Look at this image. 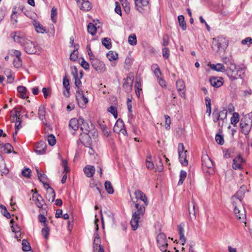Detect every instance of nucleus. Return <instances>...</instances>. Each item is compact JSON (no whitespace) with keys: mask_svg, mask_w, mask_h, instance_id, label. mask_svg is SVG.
Segmentation results:
<instances>
[{"mask_svg":"<svg viewBox=\"0 0 252 252\" xmlns=\"http://www.w3.org/2000/svg\"><path fill=\"white\" fill-rule=\"evenodd\" d=\"M136 201L133 200L132 204L134 205L135 210L133 211L130 225L133 230H136L139 225V220L145 212V207L148 205V200L144 192L139 189L134 192Z\"/></svg>","mask_w":252,"mask_h":252,"instance_id":"f257e3e1","label":"nucleus"},{"mask_svg":"<svg viewBox=\"0 0 252 252\" xmlns=\"http://www.w3.org/2000/svg\"><path fill=\"white\" fill-rule=\"evenodd\" d=\"M11 37L15 42L19 43L24 47L27 53L33 54L37 52V47L35 43L28 39L23 33L20 32H14L11 34Z\"/></svg>","mask_w":252,"mask_h":252,"instance_id":"f03ea898","label":"nucleus"},{"mask_svg":"<svg viewBox=\"0 0 252 252\" xmlns=\"http://www.w3.org/2000/svg\"><path fill=\"white\" fill-rule=\"evenodd\" d=\"M228 46V39L223 36L213 38L212 49L219 54L224 53Z\"/></svg>","mask_w":252,"mask_h":252,"instance_id":"7ed1b4c3","label":"nucleus"},{"mask_svg":"<svg viewBox=\"0 0 252 252\" xmlns=\"http://www.w3.org/2000/svg\"><path fill=\"white\" fill-rule=\"evenodd\" d=\"M228 77L231 80H234L237 77L242 78L241 74L244 73V69L239 66H236L235 64L231 66H227L225 71Z\"/></svg>","mask_w":252,"mask_h":252,"instance_id":"20e7f679","label":"nucleus"},{"mask_svg":"<svg viewBox=\"0 0 252 252\" xmlns=\"http://www.w3.org/2000/svg\"><path fill=\"white\" fill-rule=\"evenodd\" d=\"M202 166L204 172L210 174L214 173V164L211 159L207 155H204L202 157Z\"/></svg>","mask_w":252,"mask_h":252,"instance_id":"39448f33","label":"nucleus"},{"mask_svg":"<svg viewBox=\"0 0 252 252\" xmlns=\"http://www.w3.org/2000/svg\"><path fill=\"white\" fill-rule=\"evenodd\" d=\"M157 242L158 246L162 252H166L168 243L166 236L163 232H160L157 236Z\"/></svg>","mask_w":252,"mask_h":252,"instance_id":"423d86ee","label":"nucleus"},{"mask_svg":"<svg viewBox=\"0 0 252 252\" xmlns=\"http://www.w3.org/2000/svg\"><path fill=\"white\" fill-rule=\"evenodd\" d=\"M178 152L180 162L183 165L187 166L188 164L186 154L187 151L185 150V147L183 143H180L178 144Z\"/></svg>","mask_w":252,"mask_h":252,"instance_id":"0eeeda50","label":"nucleus"},{"mask_svg":"<svg viewBox=\"0 0 252 252\" xmlns=\"http://www.w3.org/2000/svg\"><path fill=\"white\" fill-rule=\"evenodd\" d=\"M32 200L36 204L37 207L40 208V212L44 214L45 213H47V211L45 208L43 207V203H44V201L42 197V196L37 194L36 190H35V192L33 193L32 195Z\"/></svg>","mask_w":252,"mask_h":252,"instance_id":"6e6552de","label":"nucleus"},{"mask_svg":"<svg viewBox=\"0 0 252 252\" xmlns=\"http://www.w3.org/2000/svg\"><path fill=\"white\" fill-rule=\"evenodd\" d=\"M234 212L237 220L241 222L246 223V215L245 208L243 207L240 208L236 206H234Z\"/></svg>","mask_w":252,"mask_h":252,"instance_id":"1a4fd4ad","label":"nucleus"},{"mask_svg":"<svg viewBox=\"0 0 252 252\" xmlns=\"http://www.w3.org/2000/svg\"><path fill=\"white\" fill-rule=\"evenodd\" d=\"M90 60L92 66L97 72L101 73L105 71V65L102 62L95 57Z\"/></svg>","mask_w":252,"mask_h":252,"instance_id":"9d476101","label":"nucleus"},{"mask_svg":"<svg viewBox=\"0 0 252 252\" xmlns=\"http://www.w3.org/2000/svg\"><path fill=\"white\" fill-rule=\"evenodd\" d=\"M38 178L40 182L43 184L44 187L47 190H51V195L52 196V202H53L55 199L56 194L53 189L50 186L49 184L45 182V181L47 180L48 177L44 173H41V174L39 175Z\"/></svg>","mask_w":252,"mask_h":252,"instance_id":"9b49d317","label":"nucleus"},{"mask_svg":"<svg viewBox=\"0 0 252 252\" xmlns=\"http://www.w3.org/2000/svg\"><path fill=\"white\" fill-rule=\"evenodd\" d=\"M79 121L80 122V129L83 132V133H89L91 130L92 128L93 127V125L91 122H90L91 124V125L90 126L89 123L85 121V120L82 117H79Z\"/></svg>","mask_w":252,"mask_h":252,"instance_id":"f8f14e48","label":"nucleus"},{"mask_svg":"<svg viewBox=\"0 0 252 252\" xmlns=\"http://www.w3.org/2000/svg\"><path fill=\"white\" fill-rule=\"evenodd\" d=\"M46 143L40 141L35 145L34 151L38 155H43L46 153Z\"/></svg>","mask_w":252,"mask_h":252,"instance_id":"ddd939ff","label":"nucleus"},{"mask_svg":"<svg viewBox=\"0 0 252 252\" xmlns=\"http://www.w3.org/2000/svg\"><path fill=\"white\" fill-rule=\"evenodd\" d=\"M133 81V79L130 77H127L126 78L124 79L123 87L126 93H129L131 91Z\"/></svg>","mask_w":252,"mask_h":252,"instance_id":"4468645a","label":"nucleus"},{"mask_svg":"<svg viewBox=\"0 0 252 252\" xmlns=\"http://www.w3.org/2000/svg\"><path fill=\"white\" fill-rule=\"evenodd\" d=\"M176 87L180 96L182 97L185 98V89L186 87L185 84L182 79H178L176 81Z\"/></svg>","mask_w":252,"mask_h":252,"instance_id":"2eb2a0df","label":"nucleus"},{"mask_svg":"<svg viewBox=\"0 0 252 252\" xmlns=\"http://www.w3.org/2000/svg\"><path fill=\"white\" fill-rule=\"evenodd\" d=\"M245 162V159L240 155H238L233 160L232 167L235 170L241 169V163Z\"/></svg>","mask_w":252,"mask_h":252,"instance_id":"dca6fc26","label":"nucleus"},{"mask_svg":"<svg viewBox=\"0 0 252 252\" xmlns=\"http://www.w3.org/2000/svg\"><path fill=\"white\" fill-rule=\"evenodd\" d=\"M211 85L215 88H219L223 85V78L222 77H211L210 78Z\"/></svg>","mask_w":252,"mask_h":252,"instance_id":"f3484780","label":"nucleus"},{"mask_svg":"<svg viewBox=\"0 0 252 252\" xmlns=\"http://www.w3.org/2000/svg\"><path fill=\"white\" fill-rule=\"evenodd\" d=\"M184 222H182L178 225V230L180 235V240L182 245H184L186 241V238L184 235Z\"/></svg>","mask_w":252,"mask_h":252,"instance_id":"a211bd4d","label":"nucleus"},{"mask_svg":"<svg viewBox=\"0 0 252 252\" xmlns=\"http://www.w3.org/2000/svg\"><path fill=\"white\" fill-rule=\"evenodd\" d=\"M93 249L94 252H104L103 248L100 245V237H94L93 243Z\"/></svg>","mask_w":252,"mask_h":252,"instance_id":"6ab92c4d","label":"nucleus"},{"mask_svg":"<svg viewBox=\"0 0 252 252\" xmlns=\"http://www.w3.org/2000/svg\"><path fill=\"white\" fill-rule=\"evenodd\" d=\"M135 7L139 12H141L144 7L147 6L149 4L148 0H134Z\"/></svg>","mask_w":252,"mask_h":252,"instance_id":"aec40b11","label":"nucleus"},{"mask_svg":"<svg viewBox=\"0 0 252 252\" xmlns=\"http://www.w3.org/2000/svg\"><path fill=\"white\" fill-rule=\"evenodd\" d=\"M78 5L81 10L85 11L90 10L92 7L91 2L88 0H82Z\"/></svg>","mask_w":252,"mask_h":252,"instance_id":"412c9836","label":"nucleus"},{"mask_svg":"<svg viewBox=\"0 0 252 252\" xmlns=\"http://www.w3.org/2000/svg\"><path fill=\"white\" fill-rule=\"evenodd\" d=\"M252 122H251L250 124L246 123L245 122H243V120H241L240 123V127L241 128V132L247 135L249 134L251 128L252 126Z\"/></svg>","mask_w":252,"mask_h":252,"instance_id":"4be33fe9","label":"nucleus"},{"mask_svg":"<svg viewBox=\"0 0 252 252\" xmlns=\"http://www.w3.org/2000/svg\"><path fill=\"white\" fill-rule=\"evenodd\" d=\"M32 24L34 26V28L36 31V32L38 33H43L44 32L47 33V31L45 27H43L39 22L33 20L32 21Z\"/></svg>","mask_w":252,"mask_h":252,"instance_id":"5701e85b","label":"nucleus"},{"mask_svg":"<svg viewBox=\"0 0 252 252\" xmlns=\"http://www.w3.org/2000/svg\"><path fill=\"white\" fill-rule=\"evenodd\" d=\"M248 191L247 189V187L245 185L242 186L239 190L237 192L236 194L234 195V197L239 200L241 202L242 200L243 199L245 192Z\"/></svg>","mask_w":252,"mask_h":252,"instance_id":"b1692460","label":"nucleus"},{"mask_svg":"<svg viewBox=\"0 0 252 252\" xmlns=\"http://www.w3.org/2000/svg\"><path fill=\"white\" fill-rule=\"evenodd\" d=\"M45 107L44 105H40L38 108V115L39 119L44 123L46 122L45 119Z\"/></svg>","mask_w":252,"mask_h":252,"instance_id":"393cba45","label":"nucleus"},{"mask_svg":"<svg viewBox=\"0 0 252 252\" xmlns=\"http://www.w3.org/2000/svg\"><path fill=\"white\" fill-rule=\"evenodd\" d=\"M84 171L88 177H93L94 172H95V168L94 166L92 165H87L84 168Z\"/></svg>","mask_w":252,"mask_h":252,"instance_id":"a878e982","label":"nucleus"},{"mask_svg":"<svg viewBox=\"0 0 252 252\" xmlns=\"http://www.w3.org/2000/svg\"><path fill=\"white\" fill-rule=\"evenodd\" d=\"M17 91L21 98L24 99L28 97L27 89L25 86H19L17 87Z\"/></svg>","mask_w":252,"mask_h":252,"instance_id":"bb28decb","label":"nucleus"},{"mask_svg":"<svg viewBox=\"0 0 252 252\" xmlns=\"http://www.w3.org/2000/svg\"><path fill=\"white\" fill-rule=\"evenodd\" d=\"M210 68L214 70L217 71L218 72H223L225 71V68L224 65L222 63H217L216 64H210Z\"/></svg>","mask_w":252,"mask_h":252,"instance_id":"cd10ccee","label":"nucleus"},{"mask_svg":"<svg viewBox=\"0 0 252 252\" xmlns=\"http://www.w3.org/2000/svg\"><path fill=\"white\" fill-rule=\"evenodd\" d=\"M80 124L79 118L78 119L76 118L71 119L69 123V126L71 127L74 130H77L79 128V125Z\"/></svg>","mask_w":252,"mask_h":252,"instance_id":"c85d7f7f","label":"nucleus"},{"mask_svg":"<svg viewBox=\"0 0 252 252\" xmlns=\"http://www.w3.org/2000/svg\"><path fill=\"white\" fill-rule=\"evenodd\" d=\"M125 127L123 121L121 119H118L114 125L113 130L115 132L119 133L121 131V129Z\"/></svg>","mask_w":252,"mask_h":252,"instance_id":"c756f323","label":"nucleus"},{"mask_svg":"<svg viewBox=\"0 0 252 252\" xmlns=\"http://www.w3.org/2000/svg\"><path fill=\"white\" fill-rule=\"evenodd\" d=\"M212 116H213L214 122L216 123V122H218V121H219V126H220L222 127L223 126V123H222L221 124V122H220L221 121H220V116L219 115V110L218 108H215L214 109V111H213V112L212 114Z\"/></svg>","mask_w":252,"mask_h":252,"instance_id":"7c9ffc66","label":"nucleus"},{"mask_svg":"<svg viewBox=\"0 0 252 252\" xmlns=\"http://www.w3.org/2000/svg\"><path fill=\"white\" fill-rule=\"evenodd\" d=\"M91 140V138L89 135V133H83V134L81 133L80 135V137L77 141V142H81L82 143H84L85 142H90Z\"/></svg>","mask_w":252,"mask_h":252,"instance_id":"2f4dec72","label":"nucleus"},{"mask_svg":"<svg viewBox=\"0 0 252 252\" xmlns=\"http://www.w3.org/2000/svg\"><path fill=\"white\" fill-rule=\"evenodd\" d=\"M1 148H3V150L5 153L9 154L13 152L14 154H16V152L13 151V147L9 143H6L5 144L1 143Z\"/></svg>","mask_w":252,"mask_h":252,"instance_id":"473e14b6","label":"nucleus"},{"mask_svg":"<svg viewBox=\"0 0 252 252\" xmlns=\"http://www.w3.org/2000/svg\"><path fill=\"white\" fill-rule=\"evenodd\" d=\"M77 101L79 106L81 108H85L86 104L88 102V99L85 95L82 96L81 98L78 99Z\"/></svg>","mask_w":252,"mask_h":252,"instance_id":"72a5a7b5","label":"nucleus"},{"mask_svg":"<svg viewBox=\"0 0 252 252\" xmlns=\"http://www.w3.org/2000/svg\"><path fill=\"white\" fill-rule=\"evenodd\" d=\"M179 26L183 30H186L187 29L186 22L185 21V17L183 15H179L178 17Z\"/></svg>","mask_w":252,"mask_h":252,"instance_id":"f704fd0d","label":"nucleus"},{"mask_svg":"<svg viewBox=\"0 0 252 252\" xmlns=\"http://www.w3.org/2000/svg\"><path fill=\"white\" fill-rule=\"evenodd\" d=\"M104 186L105 189L108 194H111L114 193V189L110 181H105L104 183Z\"/></svg>","mask_w":252,"mask_h":252,"instance_id":"c9c22d12","label":"nucleus"},{"mask_svg":"<svg viewBox=\"0 0 252 252\" xmlns=\"http://www.w3.org/2000/svg\"><path fill=\"white\" fill-rule=\"evenodd\" d=\"M120 1L126 13H129L130 8L128 1L127 0H120Z\"/></svg>","mask_w":252,"mask_h":252,"instance_id":"e433bc0d","label":"nucleus"},{"mask_svg":"<svg viewBox=\"0 0 252 252\" xmlns=\"http://www.w3.org/2000/svg\"><path fill=\"white\" fill-rule=\"evenodd\" d=\"M231 124L234 126H235L236 124L239 121V114L238 113L234 112L233 114L232 117L231 118Z\"/></svg>","mask_w":252,"mask_h":252,"instance_id":"4c0bfd02","label":"nucleus"},{"mask_svg":"<svg viewBox=\"0 0 252 252\" xmlns=\"http://www.w3.org/2000/svg\"><path fill=\"white\" fill-rule=\"evenodd\" d=\"M22 250L24 252H29L31 250L30 243L26 239H23L22 242Z\"/></svg>","mask_w":252,"mask_h":252,"instance_id":"58836bf2","label":"nucleus"},{"mask_svg":"<svg viewBox=\"0 0 252 252\" xmlns=\"http://www.w3.org/2000/svg\"><path fill=\"white\" fill-rule=\"evenodd\" d=\"M88 32L92 35H94L96 32V27L92 23H90L88 26Z\"/></svg>","mask_w":252,"mask_h":252,"instance_id":"ea45409f","label":"nucleus"},{"mask_svg":"<svg viewBox=\"0 0 252 252\" xmlns=\"http://www.w3.org/2000/svg\"><path fill=\"white\" fill-rule=\"evenodd\" d=\"M102 44L106 49H110L112 47L111 40L110 38L106 37L102 39Z\"/></svg>","mask_w":252,"mask_h":252,"instance_id":"a19ab883","label":"nucleus"},{"mask_svg":"<svg viewBox=\"0 0 252 252\" xmlns=\"http://www.w3.org/2000/svg\"><path fill=\"white\" fill-rule=\"evenodd\" d=\"M142 85L140 82L136 81L135 84V91L136 95L139 97L140 95V92L142 91Z\"/></svg>","mask_w":252,"mask_h":252,"instance_id":"79ce46f5","label":"nucleus"},{"mask_svg":"<svg viewBox=\"0 0 252 252\" xmlns=\"http://www.w3.org/2000/svg\"><path fill=\"white\" fill-rule=\"evenodd\" d=\"M0 208L1 209V212L2 214L7 219H10L11 218L10 213L7 211L6 208L3 205H0Z\"/></svg>","mask_w":252,"mask_h":252,"instance_id":"37998d69","label":"nucleus"},{"mask_svg":"<svg viewBox=\"0 0 252 252\" xmlns=\"http://www.w3.org/2000/svg\"><path fill=\"white\" fill-rule=\"evenodd\" d=\"M187 177V172L185 170H181L180 174V180L178 182V185H181L183 184L184 180Z\"/></svg>","mask_w":252,"mask_h":252,"instance_id":"c03bdc74","label":"nucleus"},{"mask_svg":"<svg viewBox=\"0 0 252 252\" xmlns=\"http://www.w3.org/2000/svg\"><path fill=\"white\" fill-rule=\"evenodd\" d=\"M107 111L111 113L115 119L118 117L117 109L115 106H110L108 108Z\"/></svg>","mask_w":252,"mask_h":252,"instance_id":"a18cd8bd","label":"nucleus"},{"mask_svg":"<svg viewBox=\"0 0 252 252\" xmlns=\"http://www.w3.org/2000/svg\"><path fill=\"white\" fill-rule=\"evenodd\" d=\"M227 115V111L226 109L224 108L222 110L219 111V115L220 116V121H222L223 123L224 120L226 119Z\"/></svg>","mask_w":252,"mask_h":252,"instance_id":"49530a36","label":"nucleus"},{"mask_svg":"<svg viewBox=\"0 0 252 252\" xmlns=\"http://www.w3.org/2000/svg\"><path fill=\"white\" fill-rule=\"evenodd\" d=\"M44 227L41 230L42 234L44 236L46 239H48L49 237L50 229L48 225L45 224Z\"/></svg>","mask_w":252,"mask_h":252,"instance_id":"de8ad7c7","label":"nucleus"},{"mask_svg":"<svg viewBox=\"0 0 252 252\" xmlns=\"http://www.w3.org/2000/svg\"><path fill=\"white\" fill-rule=\"evenodd\" d=\"M128 43L131 45H135L137 43L136 36L134 34H131L128 37Z\"/></svg>","mask_w":252,"mask_h":252,"instance_id":"09e8293b","label":"nucleus"},{"mask_svg":"<svg viewBox=\"0 0 252 252\" xmlns=\"http://www.w3.org/2000/svg\"><path fill=\"white\" fill-rule=\"evenodd\" d=\"M152 67L154 69V73L158 79L159 76L161 75V73L158 65L157 64H154L152 65Z\"/></svg>","mask_w":252,"mask_h":252,"instance_id":"8fccbe9b","label":"nucleus"},{"mask_svg":"<svg viewBox=\"0 0 252 252\" xmlns=\"http://www.w3.org/2000/svg\"><path fill=\"white\" fill-rule=\"evenodd\" d=\"M107 56L110 61L116 60L118 58V54L114 53L112 51H110L107 54Z\"/></svg>","mask_w":252,"mask_h":252,"instance_id":"3c124183","label":"nucleus"},{"mask_svg":"<svg viewBox=\"0 0 252 252\" xmlns=\"http://www.w3.org/2000/svg\"><path fill=\"white\" fill-rule=\"evenodd\" d=\"M47 140L48 141V143L51 146H54L56 144V140L55 136L51 134L48 136Z\"/></svg>","mask_w":252,"mask_h":252,"instance_id":"603ef678","label":"nucleus"},{"mask_svg":"<svg viewBox=\"0 0 252 252\" xmlns=\"http://www.w3.org/2000/svg\"><path fill=\"white\" fill-rule=\"evenodd\" d=\"M78 58V52L76 50H74L70 55V60L72 61H76Z\"/></svg>","mask_w":252,"mask_h":252,"instance_id":"864d4df0","label":"nucleus"},{"mask_svg":"<svg viewBox=\"0 0 252 252\" xmlns=\"http://www.w3.org/2000/svg\"><path fill=\"white\" fill-rule=\"evenodd\" d=\"M162 55L164 59H168L170 55V50L167 47H164L162 50Z\"/></svg>","mask_w":252,"mask_h":252,"instance_id":"5fc2aeb1","label":"nucleus"},{"mask_svg":"<svg viewBox=\"0 0 252 252\" xmlns=\"http://www.w3.org/2000/svg\"><path fill=\"white\" fill-rule=\"evenodd\" d=\"M31 170L29 168H26L22 170V175L23 176L29 178L31 177Z\"/></svg>","mask_w":252,"mask_h":252,"instance_id":"6e6d98bb","label":"nucleus"},{"mask_svg":"<svg viewBox=\"0 0 252 252\" xmlns=\"http://www.w3.org/2000/svg\"><path fill=\"white\" fill-rule=\"evenodd\" d=\"M215 139H216V141L217 143L218 144H219V145H222L223 144L224 139H223V136H222L220 134H217L216 135Z\"/></svg>","mask_w":252,"mask_h":252,"instance_id":"4d7b16f0","label":"nucleus"},{"mask_svg":"<svg viewBox=\"0 0 252 252\" xmlns=\"http://www.w3.org/2000/svg\"><path fill=\"white\" fill-rule=\"evenodd\" d=\"M164 118L165 119V128L167 130H169L170 128V124H171V120L170 117L167 115H164Z\"/></svg>","mask_w":252,"mask_h":252,"instance_id":"13d9d810","label":"nucleus"},{"mask_svg":"<svg viewBox=\"0 0 252 252\" xmlns=\"http://www.w3.org/2000/svg\"><path fill=\"white\" fill-rule=\"evenodd\" d=\"M222 61L224 64L227 65V66H229L235 64L233 61L226 57L223 58Z\"/></svg>","mask_w":252,"mask_h":252,"instance_id":"bf43d9fd","label":"nucleus"},{"mask_svg":"<svg viewBox=\"0 0 252 252\" xmlns=\"http://www.w3.org/2000/svg\"><path fill=\"white\" fill-rule=\"evenodd\" d=\"M38 219L39 221L41 223H43L44 226H45V224L46 225H47L46 218L43 214H39L38 216Z\"/></svg>","mask_w":252,"mask_h":252,"instance_id":"052dcab7","label":"nucleus"},{"mask_svg":"<svg viewBox=\"0 0 252 252\" xmlns=\"http://www.w3.org/2000/svg\"><path fill=\"white\" fill-rule=\"evenodd\" d=\"M115 11L118 15H122V10L120 3L118 1L115 2Z\"/></svg>","mask_w":252,"mask_h":252,"instance_id":"680f3d73","label":"nucleus"},{"mask_svg":"<svg viewBox=\"0 0 252 252\" xmlns=\"http://www.w3.org/2000/svg\"><path fill=\"white\" fill-rule=\"evenodd\" d=\"M13 63L16 68H19L22 66V61L21 58H16L14 60Z\"/></svg>","mask_w":252,"mask_h":252,"instance_id":"e2e57ef3","label":"nucleus"},{"mask_svg":"<svg viewBox=\"0 0 252 252\" xmlns=\"http://www.w3.org/2000/svg\"><path fill=\"white\" fill-rule=\"evenodd\" d=\"M169 37L167 34H164L162 38V45L163 46H166L169 44Z\"/></svg>","mask_w":252,"mask_h":252,"instance_id":"0e129e2a","label":"nucleus"},{"mask_svg":"<svg viewBox=\"0 0 252 252\" xmlns=\"http://www.w3.org/2000/svg\"><path fill=\"white\" fill-rule=\"evenodd\" d=\"M146 165L147 168L150 170H152L154 168V164L153 161L148 159L146 160Z\"/></svg>","mask_w":252,"mask_h":252,"instance_id":"69168bd1","label":"nucleus"},{"mask_svg":"<svg viewBox=\"0 0 252 252\" xmlns=\"http://www.w3.org/2000/svg\"><path fill=\"white\" fill-rule=\"evenodd\" d=\"M63 86L65 89L70 88L69 80L66 75L63 78Z\"/></svg>","mask_w":252,"mask_h":252,"instance_id":"338daca9","label":"nucleus"},{"mask_svg":"<svg viewBox=\"0 0 252 252\" xmlns=\"http://www.w3.org/2000/svg\"><path fill=\"white\" fill-rule=\"evenodd\" d=\"M84 95L82 90L81 89H77L75 94L76 100H77L79 98H81L82 96Z\"/></svg>","mask_w":252,"mask_h":252,"instance_id":"774afa93","label":"nucleus"}]
</instances>
